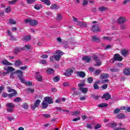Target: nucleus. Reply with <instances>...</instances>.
<instances>
[{
    "mask_svg": "<svg viewBox=\"0 0 130 130\" xmlns=\"http://www.w3.org/2000/svg\"><path fill=\"white\" fill-rule=\"evenodd\" d=\"M73 115H79V114H80V112L79 111H76L73 112Z\"/></svg>",
    "mask_w": 130,
    "mask_h": 130,
    "instance_id": "nucleus-54",
    "label": "nucleus"
},
{
    "mask_svg": "<svg viewBox=\"0 0 130 130\" xmlns=\"http://www.w3.org/2000/svg\"><path fill=\"white\" fill-rule=\"evenodd\" d=\"M18 78H19V80L21 82L24 81V77H23V72L21 70H17L16 71Z\"/></svg>",
    "mask_w": 130,
    "mask_h": 130,
    "instance_id": "nucleus-6",
    "label": "nucleus"
},
{
    "mask_svg": "<svg viewBox=\"0 0 130 130\" xmlns=\"http://www.w3.org/2000/svg\"><path fill=\"white\" fill-rule=\"evenodd\" d=\"M92 39L94 42H100V39L96 36H93Z\"/></svg>",
    "mask_w": 130,
    "mask_h": 130,
    "instance_id": "nucleus-24",
    "label": "nucleus"
},
{
    "mask_svg": "<svg viewBox=\"0 0 130 130\" xmlns=\"http://www.w3.org/2000/svg\"><path fill=\"white\" fill-rule=\"evenodd\" d=\"M74 71L72 69H69L67 71V72L68 73V74H70V75L73 73Z\"/></svg>",
    "mask_w": 130,
    "mask_h": 130,
    "instance_id": "nucleus-61",
    "label": "nucleus"
},
{
    "mask_svg": "<svg viewBox=\"0 0 130 130\" xmlns=\"http://www.w3.org/2000/svg\"><path fill=\"white\" fill-rule=\"evenodd\" d=\"M108 106V104L106 103H102L98 105V107H107Z\"/></svg>",
    "mask_w": 130,
    "mask_h": 130,
    "instance_id": "nucleus-28",
    "label": "nucleus"
},
{
    "mask_svg": "<svg viewBox=\"0 0 130 130\" xmlns=\"http://www.w3.org/2000/svg\"><path fill=\"white\" fill-rule=\"evenodd\" d=\"M125 22H126V19L124 16L120 17L118 19V23H119V24H123V23Z\"/></svg>",
    "mask_w": 130,
    "mask_h": 130,
    "instance_id": "nucleus-7",
    "label": "nucleus"
},
{
    "mask_svg": "<svg viewBox=\"0 0 130 130\" xmlns=\"http://www.w3.org/2000/svg\"><path fill=\"white\" fill-rule=\"evenodd\" d=\"M53 80L55 82H58V81H59V76H56L54 77Z\"/></svg>",
    "mask_w": 130,
    "mask_h": 130,
    "instance_id": "nucleus-38",
    "label": "nucleus"
},
{
    "mask_svg": "<svg viewBox=\"0 0 130 130\" xmlns=\"http://www.w3.org/2000/svg\"><path fill=\"white\" fill-rule=\"evenodd\" d=\"M2 63L5 66H13V63L9 62L8 60L4 59L2 61Z\"/></svg>",
    "mask_w": 130,
    "mask_h": 130,
    "instance_id": "nucleus-14",
    "label": "nucleus"
},
{
    "mask_svg": "<svg viewBox=\"0 0 130 130\" xmlns=\"http://www.w3.org/2000/svg\"><path fill=\"white\" fill-rule=\"evenodd\" d=\"M48 75H53L54 74V70L51 68H49L47 70Z\"/></svg>",
    "mask_w": 130,
    "mask_h": 130,
    "instance_id": "nucleus-18",
    "label": "nucleus"
},
{
    "mask_svg": "<svg viewBox=\"0 0 130 130\" xmlns=\"http://www.w3.org/2000/svg\"><path fill=\"white\" fill-rule=\"evenodd\" d=\"M103 39H105L106 40L111 41V38H110L109 37H103Z\"/></svg>",
    "mask_w": 130,
    "mask_h": 130,
    "instance_id": "nucleus-49",
    "label": "nucleus"
},
{
    "mask_svg": "<svg viewBox=\"0 0 130 130\" xmlns=\"http://www.w3.org/2000/svg\"><path fill=\"white\" fill-rule=\"evenodd\" d=\"M108 86V85L107 84H104V85L102 86V89H103L104 90H105L107 88V86Z\"/></svg>",
    "mask_w": 130,
    "mask_h": 130,
    "instance_id": "nucleus-59",
    "label": "nucleus"
},
{
    "mask_svg": "<svg viewBox=\"0 0 130 130\" xmlns=\"http://www.w3.org/2000/svg\"><path fill=\"white\" fill-rule=\"evenodd\" d=\"M114 130H125V128H121V127H118V128H115Z\"/></svg>",
    "mask_w": 130,
    "mask_h": 130,
    "instance_id": "nucleus-64",
    "label": "nucleus"
},
{
    "mask_svg": "<svg viewBox=\"0 0 130 130\" xmlns=\"http://www.w3.org/2000/svg\"><path fill=\"white\" fill-rule=\"evenodd\" d=\"M14 70L15 69H14V68L12 67H9L7 69V71H8V72H13V71H14Z\"/></svg>",
    "mask_w": 130,
    "mask_h": 130,
    "instance_id": "nucleus-45",
    "label": "nucleus"
},
{
    "mask_svg": "<svg viewBox=\"0 0 130 130\" xmlns=\"http://www.w3.org/2000/svg\"><path fill=\"white\" fill-rule=\"evenodd\" d=\"M27 4H31L35 2H36V0H26Z\"/></svg>",
    "mask_w": 130,
    "mask_h": 130,
    "instance_id": "nucleus-47",
    "label": "nucleus"
},
{
    "mask_svg": "<svg viewBox=\"0 0 130 130\" xmlns=\"http://www.w3.org/2000/svg\"><path fill=\"white\" fill-rule=\"evenodd\" d=\"M17 1H18V0H13V1H10L9 5H14V4L16 3Z\"/></svg>",
    "mask_w": 130,
    "mask_h": 130,
    "instance_id": "nucleus-53",
    "label": "nucleus"
},
{
    "mask_svg": "<svg viewBox=\"0 0 130 130\" xmlns=\"http://www.w3.org/2000/svg\"><path fill=\"white\" fill-rule=\"evenodd\" d=\"M34 8L36 10H40V5H36L34 6Z\"/></svg>",
    "mask_w": 130,
    "mask_h": 130,
    "instance_id": "nucleus-58",
    "label": "nucleus"
},
{
    "mask_svg": "<svg viewBox=\"0 0 130 130\" xmlns=\"http://www.w3.org/2000/svg\"><path fill=\"white\" fill-rule=\"evenodd\" d=\"M50 9H51V10H58L59 7L56 4H52L50 6Z\"/></svg>",
    "mask_w": 130,
    "mask_h": 130,
    "instance_id": "nucleus-20",
    "label": "nucleus"
},
{
    "mask_svg": "<svg viewBox=\"0 0 130 130\" xmlns=\"http://www.w3.org/2000/svg\"><path fill=\"white\" fill-rule=\"evenodd\" d=\"M23 65V62L21 61V60H16L14 63L15 67H19L20 66Z\"/></svg>",
    "mask_w": 130,
    "mask_h": 130,
    "instance_id": "nucleus-12",
    "label": "nucleus"
},
{
    "mask_svg": "<svg viewBox=\"0 0 130 130\" xmlns=\"http://www.w3.org/2000/svg\"><path fill=\"white\" fill-rule=\"evenodd\" d=\"M109 126H110V127H115V126H117V124L115 123H110L109 124Z\"/></svg>",
    "mask_w": 130,
    "mask_h": 130,
    "instance_id": "nucleus-31",
    "label": "nucleus"
},
{
    "mask_svg": "<svg viewBox=\"0 0 130 130\" xmlns=\"http://www.w3.org/2000/svg\"><path fill=\"white\" fill-rule=\"evenodd\" d=\"M87 81L88 83H92V82H93V78L92 77H89L88 79H87Z\"/></svg>",
    "mask_w": 130,
    "mask_h": 130,
    "instance_id": "nucleus-46",
    "label": "nucleus"
},
{
    "mask_svg": "<svg viewBox=\"0 0 130 130\" xmlns=\"http://www.w3.org/2000/svg\"><path fill=\"white\" fill-rule=\"evenodd\" d=\"M85 86V83H79L78 84V87L80 90V91H82L83 93H87L88 92V88L83 87Z\"/></svg>",
    "mask_w": 130,
    "mask_h": 130,
    "instance_id": "nucleus-4",
    "label": "nucleus"
},
{
    "mask_svg": "<svg viewBox=\"0 0 130 130\" xmlns=\"http://www.w3.org/2000/svg\"><path fill=\"white\" fill-rule=\"evenodd\" d=\"M107 10V7H101L99 8V11L100 12H104V11H106Z\"/></svg>",
    "mask_w": 130,
    "mask_h": 130,
    "instance_id": "nucleus-27",
    "label": "nucleus"
},
{
    "mask_svg": "<svg viewBox=\"0 0 130 130\" xmlns=\"http://www.w3.org/2000/svg\"><path fill=\"white\" fill-rule=\"evenodd\" d=\"M122 59H123V58L122 57H121V56H120V55H119V54H115L114 55L113 59L111 60V62L113 63L115 60H117L118 61H121Z\"/></svg>",
    "mask_w": 130,
    "mask_h": 130,
    "instance_id": "nucleus-2",
    "label": "nucleus"
},
{
    "mask_svg": "<svg viewBox=\"0 0 130 130\" xmlns=\"http://www.w3.org/2000/svg\"><path fill=\"white\" fill-rule=\"evenodd\" d=\"M21 83L25 84L26 86H32V82L26 81L25 79H24V81H21Z\"/></svg>",
    "mask_w": 130,
    "mask_h": 130,
    "instance_id": "nucleus-23",
    "label": "nucleus"
},
{
    "mask_svg": "<svg viewBox=\"0 0 130 130\" xmlns=\"http://www.w3.org/2000/svg\"><path fill=\"white\" fill-rule=\"evenodd\" d=\"M121 30H125L126 29V25L122 24L120 26Z\"/></svg>",
    "mask_w": 130,
    "mask_h": 130,
    "instance_id": "nucleus-48",
    "label": "nucleus"
},
{
    "mask_svg": "<svg viewBox=\"0 0 130 130\" xmlns=\"http://www.w3.org/2000/svg\"><path fill=\"white\" fill-rule=\"evenodd\" d=\"M82 59L86 62H90L91 61V57L89 56H84L82 57Z\"/></svg>",
    "mask_w": 130,
    "mask_h": 130,
    "instance_id": "nucleus-16",
    "label": "nucleus"
},
{
    "mask_svg": "<svg viewBox=\"0 0 130 130\" xmlns=\"http://www.w3.org/2000/svg\"><path fill=\"white\" fill-rule=\"evenodd\" d=\"M123 73L124 75H126V76H128L130 75V68H125L123 70Z\"/></svg>",
    "mask_w": 130,
    "mask_h": 130,
    "instance_id": "nucleus-19",
    "label": "nucleus"
},
{
    "mask_svg": "<svg viewBox=\"0 0 130 130\" xmlns=\"http://www.w3.org/2000/svg\"><path fill=\"white\" fill-rule=\"evenodd\" d=\"M42 3H44L47 6H50V1L49 0H41Z\"/></svg>",
    "mask_w": 130,
    "mask_h": 130,
    "instance_id": "nucleus-26",
    "label": "nucleus"
},
{
    "mask_svg": "<svg viewBox=\"0 0 130 130\" xmlns=\"http://www.w3.org/2000/svg\"><path fill=\"white\" fill-rule=\"evenodd\" d=\"M27 90L28 91V92H29V93H34L35 92V90L34 88H28L27 89Z\"/></svg>",
    "mask_w": 130,
    "mask_h": 130,
    "instance_id": "nucleus-42",
    "label": "nucleus"
},
{
    "mask_svg": "<svg viewBox=\"0 0 130 130\" xmlns=\"http://www.w3.org/2000/svg\"><path fill=\"white\" fill-rule=\"evenodd\" d=\"M11 7L10 6H8L7 8H6V9L5 10V12L6 13H10V12H11Z\"/></svg>",
    "mask_w": 130,
    "mask_h": 130,
    "instance_id": "nucleus-40",
    "label": "nucleus"
},
{
    "mask_svg": "<svg viewBox=\"0 0 130 130\" xmlns=\"http://www.w3.org/2000/svg\"><path fill=\"white\" fill-rule=\"evenodd\" d=\"M31 39V36H26L25 37H24L22 38V40H23V41H29V40H30Z\"/></svg>",
    "mask_w": 130,
    "mask_h": 130,
    "instance_id": "nucleus-25",
    "label": "nucleus"
},
{
    "mask_svg": "<svg viewBox=\"0 0 130 130\" xmlns=\"http://www.w3.org/2000/svg\"><path fill=\"white\" fill-rule=\"evenodd\" d=\"M37 75L36 79L39 82H42V76L41 75H38L39 74V72H36V73Z\"/></svg>",
    "mask_w": 130,
    "mask_h": 130,
    "instance_id": "nucleus-17",
    "label": "nucleus"
},
{
    "mask_svg": "<svg viewBox=\"0 0 130 130\" xmlns=\"http://www.w3.org/2000/svg\"><path fill=\"white\" fill-rule=\"evenodd\" d=\"M42 58H47L48 57V55H47L46 54H43L42 55Z\"/></svg>",
    "mask_w": 130,
    "mask_h": 130,
    "instance_id": "nucleus-63",
    "label": "nucleus"
},
{
    "mask_svg": "<svg viewBox=\"0 0 130 130\" xmlns=\"http://www.w3.org/2000/svg\"><path fill=\"white\" fill-rule=\"evenodd\" d=\"M119 111H120V109L116 108L114 110V113L117 114V113H119Z\"/></svg>",
    "mask_w": 130,
    "mask_h": 130,
    "instance_id": "nucleus-41",
    "label": "nucleus"
},
{
    "mask_svg": "<svg viewBox=\"0 0 130 130\" xmlns=\"http://www.w3.org/2000/svg\"><path fill=\"white\" fill-rule=\"evenodd\" d=\"M44 100L45 102H47V103H48L49 104H52V103H53V101H52V98L49 96H46L44 98Z\"/></svg>",
    "mask_w": 130,
    "mask_h": 130,
    "instance_id": "nucleus-8",
    "label": "nucleus"
},
{
    "mask_svg": "<svg viewBox=\"0 0 130 130\" xmlns=\"http://www.w3.org/2000/svg\"><path fill=\"white\" fill-rule=\"evenodd\" d=\"M24 23L26 24L29 23L30 26H36L38 25V21L36 19H32L31 18H27L24 20Z\"/></svg>",
    "mask_w": 130,
    "mask_h": 130,
    "instance_id": "nucleus-1",
    "label": "nucleus"
},
{
    "mask_svg": "<svg viewBox=\"0 0 130 130\" xmlns=\"http://www.w3.org/2000/svg\"><path fill=\"white\" fill-rule=\"evenodd\" d=\"M100 73H101V71L99 70H97L95 71L94 72V75L95 76H98V75H99L100 74Z\"/></svg>",
    "mask_w": 130,
    "mask_h": 130,
    "instance_id": "nucleus-44",
    "label": "nucleus"
},
{
    "mask_svg": "<svg viewBox=\"0 0 130 130\" xmlns=\"http://www.w3.org/2000/svg\"><path fill=\"white\" fill-rule=\"evenodd\" d=\"M6 107H8L9 108H14L15 107V105H14L12 103H7L6 104Z\"/></svg>",
    "mask_w": 130,
    "mask_h": 130,
    "instance_id": "nucleus-22",
    "label": "nucleus"
},
{
    "mask_svg": "<svg viewBox=\"0 0 130 130\" xmlns=\"http://www.w3.org/2000/svg\"><path fill=\"white\" fill-rule=\"evenodd\" d=\"M76 74L80 78H85L86 77V74L83 71H77L76 72Z\"/></svg>",
    "mask_w": 130,
    "mask_h": 130,
    "instance_id": "nucleus-9",
    "label": "nucleus"
},
{
    "mask_svg": "<svg viewBox=\"0 0 130 130\" xmlns=\"http://www.w3.org/2000/svg\"><path fill=\"white\" fill-rule=\"evenodd\" d=\"M91 29L93 32L100 31V30H99V25H98V24H95L93 25Z\"/></svg>",
    "mask_w": 130,
    "mask_h": 130,
    "instance_id": "nucleus-10",
    "label": "nucleus"
},
{
    "mask_svg": "<svg viewBox=\"0 0 130 130\" xmlns=\"http://www.w3.org/2000/svg\"><path fill=\"white\" fill-rule=\"evenodd\" d=\"M101 127V124H97L95 125L94 128L95 129H98V128H100Z\"/></svg>",
    "mask_w": 130,
    "mask_h": 130,
    "instance_id": "nucleus-51",
    "label": "nucleus"
},
{
    "mask_svg": "<svg viewBox=\"0 0 130 130\" xmlns=\"http://www.w3.org/2000/svg\"><path fill=\"white\" fill-rule=\"evenodd\" d=\"M79 25L81 27H87V23L83 22H80Z\"/></svg>",
    "mask_w": 130,
    "mask_h": 130,
    "instance_id": "nucleus-34",
    "label": "nucleus"
},
{
    "mask_svg": "<svg viewBox=\"0 0 130 130\" xmlns=\"http://www.w3.org/2000/svg\"><path fill=\"white\" fill-rule=\"evenodd\" d=\"M130 0H124L123 4V5H127L128 3H129Z\"/></svg>",
    "mask_w": 130,
    "mask_h": 130,
    "instance_id": "nucleus-60",
    "label": "nucleus"
},
{
    "mask_svg": "<svg viewBox=\"0 0 130 130\" xmlns=\"http://www.w3.org/2000/svg\"><path fill=\"white\" fill-rule=\"evenodd\" d=\"M111 98V95L109 93H106L103 94L102 98L105 99V100H109Z\"/></svg>",
    "mask_w": 130,
    "mask_h": 130,
    "instance_id": "nucleus-11",
    "label": "nucleus"
},
{
    "mask_svg": "<svg viewBox=\"0 0 130 130\" xmlns=\"http://www.w3.org/2000/svg\"><path fill=\"white\" fill-rule=\"evenodd\" d=\"M24 48H16L14 50V53H18L20 52V51H22V50H24Z\"/></svg>",
    "mask_w": 130,
    "mask_h": 130,
    "instance_id": "nucleus-21",
    "label": "nucleus"
},
{
    "mask_svg": "<svg viewBox=\"0 0 130 130\" xmlns=\"http://www.w3.org/2000/svg\"><path fill=\"white\" fill-rule=\"evenodd\" d=\"M61 19H62V16H61V15L58 14L56 20H57L58 21H60Z\"/></svg>",
    "mask_w": 130,
    "mask_h": 130,
    "instance_id": "nucleus-43",
    "label": "nucleus"
},
{
    "mask_svg": "<svg viewBox=\"0 0 130 130\" xmlns=\"http://www.w3.org/2000/svg\"><path fill=\"white\" fill-rule=\"evenodd\" d=\"M9 23L12 25H15V24H17V22L14 19L9 20Z\"/></svg>",
    "mask_w": 130,
    "mask_h": 130,
    "instance_id": "nucleus-37",
    "label": "nucleus"
},
{
    "mask_svg": "<svg viewBox=\"0 0 130 130\" xmlns=\"http://www.w3.org/2000/svg\"><path fill=\"white\" fill-rule=\"evenodd\" d=\"M127 53H128V51L125 49H124L121 51V54L123 56H127Z\"/></svg>",
    "mask_w": 130,
    "mask_h": 130,
    "instance_id": "nucleus-13",
    "label": "nucleus"
},
{
    "mask_svg": "<svg viewBox=\"0 0 130 130\" xmlns=\"http://www.w3.org/2000/svg\"><path fill=\"white\" fill-rule=\"evenodd\" d=\"M23 107L25 109H28V108H29L28 106V104L26 103L23 104Z\"/></svg>",
    "mask_w": 130,
    "mask_h": 130,
    "instance_id": "nucleus-56",
    "label": "nucleus"
},
{
    "mask_svg": "<svg viewBox=\"0 0 130 130\" xmlns=\"http://www.w3.org/2000/svg\"><path fill=\"white\" fill-rule=\"evenodd\" d=\"M88 0H84L83 3V6H87L88 5Z\"/></svg>",
    "mask_w": 130,
    "mask_h": 130,
    "instance_id": "nucleus-57",
    "label": "nucleus"
},
{
    "mask_svg": "<svg viewBox=\"0 0 130 130\" xmlns=\"http://www.w3.org/2000/svg\"><path fill=\"white\" fill-rule=\"evenodd\" d=\"M125 115L123 114H119L117 116V118H124Z\"/></svg>",
    "mask_w": 130,
    "mask_h": 130,
    "instance_id": "nucleus-36",
    "label": "nucleus"
},
{
    "mask_svg": "<svg viewBox=\"0 0 130 130\" xmlns=\"http://www.w3.org/2000/svg\"><path fill=\"white\" fill-rule=\"evenodd\" d=\"M89 72H94V70H95V69L93 67H90L88 69Z\"/></svg>",
    "mask_w": 130,
    "mask_h": 130,
    "instance_id": "nucleus-62",
    "label": "nucleus"
},
{
    "mask_svg": "<svg viewBox=\"0 0 130 130\" xmlns=\"http://www.w3.org/2000/svg\"><path fill=\"white\" fill-rule=\"evenodd\" d=\"M110 72H112V73H116V72L118 71V69L117 68H111L110 69Z\"/></svg>",
    "mask_w": 130,
    "mask_h": 130,
    "instance_id": "nucleus-33",
    "label": "nucleus"
},
{
    "mask_svg": "<svg viewBox=\"0 0 130 130\" xmlns=\"http://www.w3.org/2000/svg\"><path fill=\"white\" fill-rule=\"evenodd\" d=\"M22 48H24V50H25V49H31V45H30L29 44H26L23 47H22Z\"/></svg>",
    "mask_w": 130,
    "mask_h": 130,
    "instance_id": "nucleus-29",
    "label": "nucleus"
},
{
    "mask_svg": "<svg viewBox=\"0 0 130 130\" xmlns=\"http://www.w3.org/2000/svg\"><path fill=\"white\" fill-rule=\"evenodd\" d=\"M42 106H43L44 109H45L46 108H47L48 105L47 104V103H46V102H43Z\"/></svg>",
    "mask_w": 130,
    "mask_h": 130,
    "instance_id": "nucleus-32",
    "label": "nucleus"
},
{
    "mask_svg": "<svg viewBox=\"0 0 130 130\" xmlns=\"http://www.w3.org/2000/svg\"><path fill=\"white\" fill-rule=\"evenodd\" d=\"M98 83L95 82L93 84V88L94 90H97V89H99V86H98Z\"/></svg>",
    "mask_w": 130,
    "mask_h": 130,
    "instance_id": "nucleus-35",
    "label": "nucleus"
},
{
    "mask_svg": "<svg viewBox=\"0 0 130 130\" xmlns=\"http://www.w3.org/2000/svg\"><path fill=\"white\" fill-rule=\"evenodd\" d=\"M40 62L42 64H46V60H41Z\"/></svg>",
    "mask_w": 130,
    "mask_h": 130,
    "instance_id": "nucleus-55",
    "label": "nucleus"
},
{
    "mask_svg": "<svg viewBox=\"0 0 130 130\" xmlns=\"http://www.w3.org/2000/svg\"><path fill=\"white\" fill-rule=\"evenodd\" d=\"M69 85H70V83L68 82H64L63 83V87H69Z\"/></svg>",
    "mask_w": 130,
    "mask_h": 130,
    "instance_id": "nucleus-52",
    "label": "nucleus"
},
{
    "mask_svg": "<svg viewBox=\"0 0 130 130\" xmlns=\"http://www.w3.org/2000/svg\"><path fill=\"white\" fill-rule=\"evenodd\" d=\"M61 55H63V52L60 50H58L56 52V55L54 56L55 60H57V61H58L59 59H60V56Z\"/></svg>",
    "mask_w": 130,
    "mask_h": 130,
    "instance_id": "nucleus-3",
    "label": "nucleus"
},
{
    "mask_svg": "<svg viewBox=\"0 0 130 130\" xmlns=\"http://www.w3.org/2000/svg\"><path fill=\"white\" fill-rule=\"evenodd\" d=\"M16 95H17V91H15L14 93H11L8 94V97L12 98V97H14V96H16Z\"/></svg>",
    "mask_w": 130,
    "mask_h": 130,
    "instance_id": "nucleus-30",
    "label": "nucleus"
},
{
    "mask_svg": "<svg viewBox=\"0 0 130 130\" xmlns=\"http://www.w3.org/2000/svg\"><path fill=\"white\" fill-rule=\"evenodd\" d=\"M101 79H108L109 78V75L108 74L103 73L100 75Z\"/></svg>",
    "mask_w": 130,
    "mask_h": 130,
    "instance_id": "nucleus-15",
    "label": "nucleus"
},
{
    "mask_svg": "<svg viewBox=\"0 0 130 130\" xmlns=\"http://www.w3.org/2000/svg\"><path fill=\"white\" fill-rule=\"evenodd\" d=\"M43 116H44V117H45L46 118H50V117H51L50 114H43Z\"/></svg>",
    "mask_w": 130,
    "mask_h": 130,
    "instance_id": "nucleus-39",
    "label": "nucleus"
},
{
    "mask_svg": "<svg viewBox=\"0 0 130 130\" xmlns=\"http://www.w3.org/2000/svg\"><path fill=\"white\" fill-rule=\"evenodd\" d=\"M15 102H20V101H22V99H21V98H16L15 100H14Z\"/></svg>",
    "mask_w": 130,
    "mask_h": 130,
    "instance_id": "nucleus-50",
    "label": "nucleus"
},
{
    "mask_svg": "<svg viewBox=\"0 0 130 130\" xmlns=\"http://www.w3.org/2000/svg\"><path fill=\"white\" fill-rule=\"evenodd\" d=\"M40 102H41V101L40 100H37L36 101V102L34 104H31L30 105L31 109L32 110L36 109V108L38 107V106H39V105H40Z\"/></svg>",
    "mask_w": 130,
    "mask_h": 130,
    "instance_id": "nucleus-5",
    "label": "nucleus"
}]
</instances>
